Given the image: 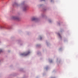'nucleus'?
Segmentation results:
<instances>
[{"instance_id": "nucleus-6", "label": "nucleus", "mask_w": 78, "mask_h": 78, "mask_svg": "<svg viewBox=\"0 0 78 78\" xmlns=\"http://www.w3.org/2000/svg\"><path fill=\"white\" fill-rule=\"evenodd\" d=\"M58 36H61V35H60V34H58Z\"/></svg>"}, {"instance_id": "nucleus-3", "label": "nucleus", "mask_w": 78, "mask_h": 78, "mask_svg": "<svg viewBox=\"0 0 78 78\" xmlns=\"http://www.w3.org/2000/svg\"><path fill=\"white\" fill-rule=\"evenodd\" d=\"M23 11H25L27 9V6H24L23 8Z\"/></svg>"}, {"instance_id": "nucleus-1", "label": "nucleus", "mask_w": 78, "mask_h": 78, "mask_svg": "<svg viewBox=\"0 0 78 78\" xmlns=\"http://www.w3.org/2000/svg\"><path fill=\"white\" fill-rule=\"evenodd\" d=\"M11 19H13V20H18V21H19V20H20V18L17 16H12L11 18Z\"/></svg>"}, {"instance_id": "nucleus-2", "label": "nucleus", "mask_w": 78, "mask_h": 78, "mask_svg": "<svg viewBox=\"0 0 78 78\" xmlns=\"http://www.w3.org/2000/svg\"><path fill=\"white\" fill-rule=\"evenodd\" d=\"M30 53V51H28L27 52V54H26V53H25L22 54L21 55L23 56H27V55H28V54H29Z\"/></svg>"}, {"instance_id": "nucleus-7", "label": "nucleus", "mask_w": 78, "mask_h": 78, "mask_svg": "<svg viewBox=\"0 0 78 78\" xmlns=\"http://www.w3.org/2000/svg\"><path fill=\"white\" fill-rule=\"evenodd\" d=\"M41 1H45V0H41Z\"/></svg>"}, {"instance_id": "nucleus-5", "label": "nucleus", "mask_w": 78, "mask_h": 78, "mask_svg": "<svg viewBox=\"0 0 78 78\" xmlns=\"http://www.w3.org/2000/svg\"><path fill=\"white\" fill-rule=\"evenodd\" d=\"M2 50H1V49H0V53L2 52Z\"/></svg>"}, {"instance_id": "nucleus-8", "label": "nucleus", "mask_w": 78, "mask_h": 78, "mask_svg": "<svg viewBox=\"0 0 78 78\" xmlns=\"http://www.w3.org/2000/svg\"><path fill=\"white\" fill-rule=\"evenodd\" d=\"M42 39V37H41L40 38V39Z\"/></svg>"}, {"instance_id": "nucleus-4", "label": "nucleus", "mask_w": 78, "mask_h": 78, "mask_svg": "<svg viewBox=\"0 0 78 78\" xmlns=\"http://www.w3.org/2000/svg\"><path fill=\"white\" fill-rule=\"evenodd\" d=\"M37 20V19L36 18H32V20Z\"/></svg>"}]
</instances>
